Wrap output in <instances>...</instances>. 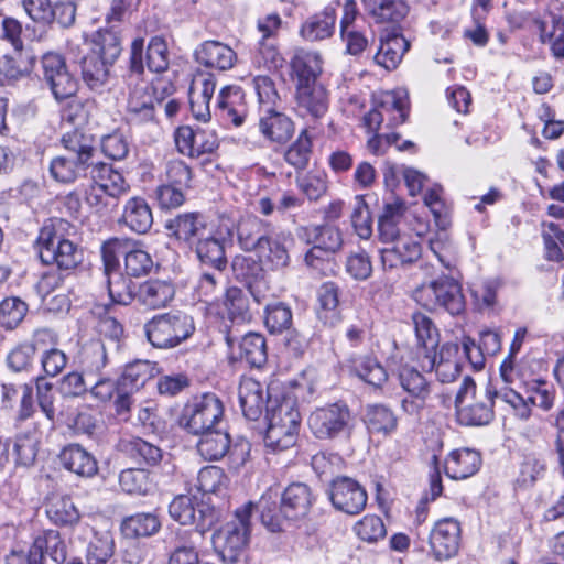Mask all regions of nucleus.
Masks as SVG:
<instances>
[{
	"label": "nucleus",
	"instance_id": "f257e3e1",
	"mask_svg": "<svg viewBox=\"0 0 564 564\" xmlns=\"http://www.w3.org/2000/svg\"><path fill=\"white\" fill-rule=\"evenodd\" d=\"M278 496L269 489L257 505L262 524L271 532L283 531L288 522L305 518L315 500L312 489L304 482L289 485L281 494L280 502Z\"/></svg>",
	"mask_w": 564,
	"mask_h": 564
},
{
	"label": "nucleus",
	"instance_id": "f03ea898",
	"mask_svg": "<svg viewBox=\"0 0 564 564\" xmlns=\"http://www.w3.org/2000/svg\"><path fill=\"white\" fill-rule=\"evenodd\" d=\"M76 227L63 218H51L40 229L36 249L42 263L56 265L65 274H74L83 262L82 248L70 240Z\"/></svg>",
	"mask_w": 564,
	"mask_h": 564
},
{
	"label": "nucleus",
	"instance_id": "7ed1b4c3",
	"mask_svg": "<svg viewBox=\"0 0 564 564\" xmlns=\"http://www.w3.org/2000/svg\"><path fill=\"white\" fill-rule=\"evenodd\" d=\"M85 54L80 57L82 77L95 91L108 83L110 68L121 54V41L112 29H99L84 41Z\"/></svg>",
	"mask_w": 564,
	"mask_h": 564
},
{
	"label": "nucleus",
	"instance_id": "20e7f679",
	"mask_svg": "<svg viewBox=\"0 0 564 564\" xmlns=\"http://www.w3.org/2000/svg\"><path fill=\"white\" fill-rule=\"evenodd\" d=\"M62 144L67 154L51 161V176L61 183H72L89 175L96 154L94 135L76 128L62 137Z\"/></svg>",
	"mask_w": 564,
	"mask_h": 564
},
{
	"label": "nucleus",
	"instance_id": "39448f33",
	"mask_svg": "<svg viewBox=\"0 0 564 564\" xmlns=\"http://www.w3.org/2000/svg\"><path fill=\"white\" fill-rule=\"evenodd\" d=\"M265 420L264 444L268 448L286 451L297 443L302 420L295 398H272L268 391Z\"/></svg>",
	"mask_w": 564,
	"mask_h": 564
},
{
	"label": "nucleus",
	"instance_id": "423d86ee",
	"mask_svg": "<svg viewBox=\"0 0 564 564\" xmlns=\"http://www.w3.org/2000/svg\"><path fill=\"white\" fill-rule=\"evenodd\" d=\"M499 391L491 384L478 388L470 376H466L455 397V414L459 425L485 426L495 417V400Z\"/></svg>",
	"mask_w": 564,
	"mask_h": 564
},
{
	"label": "nucleus",
	"instance_id": "0eeeda50",
	"mask_svg": "<svg viewBox=\"0 0 564 564\" xmlns=\"http://www.w3.org/2000/svg\"><path fill=\"white\" fill-rule=\"evenodd\" d=\"M415 301L431 312L444 311L452 316L464 313L465 296L460 283L453 276L442 274L414 292Z\"/></svg>",
	"mask_w": 564,
	"mask_h": 564
},
{
	"label": "nucleus",
	"instance_id": "6e6552de",
	"mask_svg": "<svg viewBox=\"0 0 564 564\" xmlns=\"http://www.w3.org/2000/svg\"><path fill=\"white\" fill-rule=\"evenodd\" d=\"M254 505L249 501L235 511V520L226 523L213 534V544L220 560L235 564H245L243 551L249 542L250 518Z\"/></svg>",
	"mask_w": 564,
	"mask_h": 564
},
{
	"label": "nucleus",
	"instance_id": "1a4fd4ad",
	"mask_svg": "<svg viewBox=\"0 0 564 564\" xmlns=\"http://www.w3.org/2000/svg\"><path fill=\"white\" fill-rule=\"evenodd\" d=\"M143 330L148 341L158 349H172L187 340L195 332L192 316L182 312H169L153 316Z\"/></svg>",
	"mask_w": 564,
	"mask_h": 564
},
{
	"label": "nucleus",
	"instance_id": "9d476101",
	"mask_svg": "<svg viewBox=\"0 0 564 564\" xmlns=\"http://www.w3.org/2000/svg\"><path fill=\"white\" fill-rule=\"evenodd\" d=\"M312 434L322 441L349 437L355 425L354 415L344 402L316 408L307 419Z\"/></svg>",
	"mask_w": 564,
	"mask_h": 564
},
{
	"label": "nucleus",
	"instance_id": "9b49d317",
	"mask_svg": "<svg viewBox=\"0 0 564 564\" xmlns=\"http://www.w3.org/2000/svg\"><path fill=\"white\" fill-rule=\"evenodd\" d=\"M145 62L150 72L163 73L169 68L170 53L166 41L162 36H153L145 51ZM144 73V39L135 37L130 46L127 82L132 85Z\"/></svg>",
	"mask_w": 564,
	"mask_h": 564
},
{
	"label": "nucleus",
	"instance_id": "f8f14e48",
	"mask_svg": "<svg viewBox=\"0 0 564 564\" xmlns=\"http://www.w3.org/2000/svg\"><path fill=\"white\" fill-rule=\"evenodd\" d=\"M235 223L229 218H220L217 226H210L195 241V252L199 261L223 272L227 267L226 243H232Z\"/></svg>",
	"mask_w": 564,
	"mask_h": 564
},
{
	"label": "nucleus",
	"instance_id": "ddd939ff",
	"mask_svg": "<svg viewBox=\"0 0 564 564\" xmlns=\"http://www.w3.org/2000/svg\"><path fill=\"white\" fill-rule=\"evenodd\" d=\"M224 415L221 400L215 393H204L193 398L183 409L180 425L188 433H199L215 429Z\"/></svg>",
	"mask_w": 564,
	"mask_h": 564
},
{
	"label": "nucleus",
	"instance_id": "4468645a",
	"mask_svg": "<svg viewBox=\"0 0 564 564\" xmlns=\"http://www.w3.org/2000/svg\"><path fill=\"white\" fill-rule=\"evenodd\" d=\"M169 514L181 525L194 524L200 535L209 531L220 518L215 507L189 495L174 497L169 505Z\"/></svg>",
	"mask_w": 564,
	"mask_h": 564
},
{
	"label": "nucleus",
	"instance_id": "2eb2a0df",
	"mask_svg": "<svg viewBox=\"0 0 564 564\" xmlns=\"http://www.w3.org/2000/svg\"><path fill=\"white\" fill-rule=\"evenodd\" d=\"M398 380L404 392L400 400L401 410L408 415L419 416L432 399L433 383L410 365L399 368Z\"/></svg>",
	"mask_w": 564,
	"mask_h": 564
},
{
	"label": "nucleus",
	"instance_id": "dca6fc26",
	"mask_svg": "<svg viewBox=\"0 0 564 564\" xmlns=\"http://www.w3.org/2000/svg\"><path fill=\"white\" fill-rule=\"evenodd\" d=\"M406 116V94L401 90L388 91L364 116V124L368 132H377L384 120L388 127H394L402 124Z\"/></svg>",
	"mask_w": 564,
	"mask_h": 564
},
{
	"label": "nucleus",
	"instance_id": "f3484780",
	"mask_svg": "<svg viewBox=\"0 0 564 564\" xmlns=\"http://www.w3.org/2000/svg\"><path fill=\"white\" fill-rule=\"evenodd\" d=\"M41 64L42 79L56 100L67 99L77 93L78 82L61 54L48 52L42 56Z\"/></svg>",
	"mask_w": 564,
	"mask_h": 564
},
{
	"label": "nucleus",
	"instance_id": "a211bd4d",
	"mask_svg": "<svg viewBox=\"0 0 564 564\" xmlns=\"http://www.w3.org/2000/svg\"><path fill=\"white\" fill-rule=\"evenodd\" d=\"M329 498L337 510L351 516L360 513L368 500L365 488L349 477H338L332 481Z\"/></svg>",
	"mask_w": 564,
	"mask_h": 564
},
{
	"label": "nucleus",
	"instance_id": "6ab92c4d",
	"mask_svg": "<svg viewBox=\"0 0 564 564\" xmlns=\"http://www.w3.org/2000/svg\"><path fill=\"white\" fill-rule=\"evenodd\" d=\"M307 243L313 247L305 254V262L310 267H315V260L323 258L324 254H333L340 250L343 246V236L337 227L330 225L310 226L303 228Z\"/></svg>",
	"mask_w": 564,
	"mask_h": 564
},
{
	"label": "nucleus",
	"instance_id": "aec40b11",
	"mask_svg": "<svg viewBox=\"0 0 564 564\" xmlns=\"http://www.w3.org/2000/svg\"><path fill=\"white\" fill-rule=\"evenodd\" d=\"M460 524L454 518H444L435 522L429 535V544L438 561L455 556L459 549Z\"/></svg>",
	"mask_w": 564,
	"mask_h": 564
},
{
	"label": "nucleus",
	"instance_id": "412c9836",
	"mask_svg": "<svg viewBox=\"0 0 564 564\" xmlns=\"http://www.w3.org/2000/svg\"><path fill=\"white\" fill-rule=\"evenodd\" d=\"M46 555L56 562L65 560L64 545L55 532L35 539L28 553L12 552L7 557V564H44Z\"/></svg>",
	"mask_w": 564,
	"mask_h": 564
},
{
	"label": "nucleus",
	"instance_id": "4be33fe9",
	"mask_svg": "<svg viewBox=\"0 0 564 564\" xmlns=\"http://www.w3.org/2000/svg\"><path fill=\"white\" fill-rule=\"evenodd\" d=\"M296 113L303 119L317 121L328 110V94L323 85L295 86Z\"/></svg>",
	"mask_w": 564,
	"mask_h": 564
},
{
	"label": "nucleus",
	"instance_id": "5701e85b",
	"mask_svg": "<svg viewBox=\"0 0 564 564\" xmlns=\"http://www.w3.org/2000/svg\"><path fill=\"white\" fill-rule=\"evenodd\" d=\"M135 87L130 90L127 105V121L131 128L143 124L156 126L155 104H159L147 85L139 86L134 80Z\"/></svg>",
	"mask_w": 564,
	"mask_h": 564
},
{
	"label": "nucleus",
	"instance_id": "b1692460",
	"mask_svg": "<svg viewBox=\"0 0 564 564\" xmlns=\"http://www.w3.org/2000/svg\"><path fill=\"white\" fill-rule=\"evenodd\" d=\"M421 256L422 247L411 236L397 239L380 250L381 263L384 270L405 268L416 262Z\"/></svg>",
	"mask_w": 564,
	"mask_h": 564
},
{
	"label": "nucleus",
	"instance_id": "393cba45",
	"mask_svg": "<svg viewBox=\"0 0 564 564\" xmlns=\"http://www.w3.org/2000/svg\"><path fill=\"white\" fill-rule=\"evenodd\" d=\"M259 131L271 143L285 144L294 134L295 127L292 119L279 110L271 108L259 111Z\"/></svg>",
	"mask_w": 564,
	"mask_h": 564
},
{
	"label": "nucleus",
	"instance_id": "a878e982",
	"mask_svg": "<svg viewBox=\"0 0 564 564\" xmlns=\"http://www.w3.org/2000/svg\"><path fill=\"white\" fill-rule=\"evenodd\" d=\"M61 465L82 478H93L99 467L96 457L80 444L72 443L63 447L58 455Z\"/></svg>",
	"mask_w": 564,
	"mask_h": 564
},
{
	"label": "nucleus",
	"instance_id": "bb28decb",
	"mask_svg": "<svg viewBox=\"0 0 564 564\" xmlns=\"http://www.w3.org/2000/svg\"><path fill=\"white\" fill-rule=\"evenodd\" d=\"M336 21V10L328 6L323 11L307 17L300 26L299 35L308 43L328 40L335 33Z\"/></svg>",
	"mask_w": 564,
	"mask_h": 564
},
{
	"label": "nucleus",
	"instance_id": "cd10ccee",
	"mask_svg": "<svg viewBox=\"0 0 564 564\" xmlns=\"http://www.w3.org/2000/svg\"><path fill=\"white\" fill-rule=\"evenodd\" d=\"M209 227L204 215L197 212L177 214L165 223V229L171 236L186 243L196 241Z\"/></svg>",
	"mask_w": 564,
	"mask_h": 564
},
{
	"label": "nucleus",
	"instance_id": "c85d7f7f",
	"mask_svg": "<svg viewBox=\"0 0 564 564\" xmlns=\"http://www.w3.org/2000/svg\"><path fill=\"white\" fill-rule=\"evenodd\" d=\"M243 94L237 86H226L220 89L216 105L215 115L225 123H232L239 127L243 123L247 110L242 102Z\"/></svg>",
	"mask_w": 564,
	"mask_h": 564
},
{
	"label": "nucleus",
	"instance_id": "c756f323",
	"mask_svg": "<svg viewBox=\"0 0 564 564\" xmlns=\"http://www.w3.org/2000/svg\"><path fill=\"white\" fill-rule=\"evenodd\" d=\"M270 225L257 216H247L235 224L237 243L246 252H257L265 242Z\"/></svg>",
	"mask_w": 564,
	"mask_h": 564
},
{
	"label": "nucleus",
	"instance_id": "7c9ffc66",
	"mask_svg": "<svg viewBox=\"0 0 564 564\" xmlns=\"http://www.w3.org/2000/svg\"><path fill=\"white\" fill-rule=\"evenodd\" d=\"M216 83L212 74L194 78L189 88V107L192 115L199 121L210 119L209 102L215 93Z\"/></svg>",
	"mask_w": 564,
	"mask_h": 564
},
{
	"label": "nucleus",
	"instance_id": "2f4dec72",
	"mask_svg": "<svg viewBox=\"0 0 564 564\" xmlns=\"http://www.w3.org/2000/svg\"><path fill=\"white\" fill-rule=\"evenodd\" d=\"M457 351V345L445 344L438 352L434 351L424 356L427 365L423 364V368H429L430 371L434 370L442 383L453 382L460 372L459 362L453 358Z\"/></svg>",
	"mask_w": 564,
	"mask_h": 564
},
{
	"label": "nucleus",
	"instance_id": "473e14b6",
	"mask_svg": "<svg viewBox=\"0 0 564 564\" xmlns=\"http://www.w3.org/2000/svg\"><path fill=\"white\" fill-rule=\"evenodd\" d=\"M195 58L208 68L227 70L234 67L237 54L230 46L221 42L205 41L196 48Z\"/></svg>",
	"mask_w": 564,
	"mask_h": 564
},
{
	"label": "nucleus",
	"instance_id": "72a5a7b5",
	"mask_svg": "<svg viewBox=\"0 0 564 564\" xmlns=\"http://www.w3.org/2000/svg\"><path fill=\"white\" fill-rule=\"evenodd\" d=\"M410 48V42L398 31H387L381 35V43L375 55L378 65L394 69Z\"/></svg>",
	"mask_w": 564,
	"mask_h": 564
},
{
	"label": "nucleus",
	"instance_id": "f704fd0d",
	"mask_svg": "<svg viewBox=\"0 0 564 564\" xmlns=\"http://www.w3.org/2000/svg\"><path fill=\"white\" fill-rule=\"evenodd\" d=\"M291 68L295 86L319 85L317 78L323 70V59L317 52L299 50L291 59Z\"/></svg>",
	"mask_w": 564,
	"mask_h": 564
},
{
	"label": "nucleus",
	"instance_id": "c9c22d12",
	"mask_svg": "<svg viewBox=\"0 0 564 564\" xmlns=\"http://www.w3.org/2000/svg\"><path fill=\"white\" fill-rule=\"evenodd\" d=\"M286 243L288 237L285 235H269L265 242L257 251L263 267L270 271H282L288 268L291 259Z\"/></svg>",
	"mask_w": 564,
	"mask_h": 564
},
{
	"label": "nucleus",
	"instance_id": "e433bc0d",
	"mask_svg": "<svg viewBox=\"0 0 564 564\" xmlns=\"http://www.w3.org/2000/svg\"><path fill=\"white\" fill-rule=\"evenodd\" d=\"M89 176L93 182L106 191L108 196L113 200L126 195L130 189L123 176L115 171L108 163L93 161Z\"/></svg>",
	"mask_w": 564,
	"mask_h": 564
},
{
	"label": "nucleus",
	"instance_id": "4c0bfd02",
	"mask_svg": "<svg viewBox=\"0 0 564 564\" xmlns=\"http://www.w3.org/2000/svg\"><path fill=\"white\" fill-rule=\"evenodd\" d=\"M174 295L173 284L163 280H148L137 289V301L150 310L165 307Z\"/></svg>",
	"mask_w": 564,
	"mask_h": 564
},
{
	"label": "nucleus",
	"instance_id": "58836bf2",
	"mask_svg": "<svg viewBox=\"0 0 564 564\" xmlns=\"http://www.w3.org/2000/svg\"><path fill=\"white\" fill-rule=\"evenodd\" d=\"M238 397L245 417L257 421L267 405L263 386L252 378H243L238 388Z\"/></svg>",
	"mask_w": 564,
	"mask_h": 564
},
{
	"label": "nucleus",
	"instance_id": "ea45409f",
	"mask_svg": "<svg viewBox=\"0 0 564 564\" xmlns=\"http://www.w3.org/2000/svg\"><path fill=\"white\" fill-rule=\"evenodd\" d=\"M481 465L480 454L470 448L453 451L445 460V473L452 479H466L475 475Z\"/></svg>",
	"mask_w": 564,
	"mask_h": 564
},
{
	"label": "nucleus",
	"instance_id": "a19ab883",
	"mask_svg": "<svg viewBox=\"0 0 564 564\" xmlns=\"http://www.w3.org/2000/svg\"><path fill=\"white\" fill-rule=\"evenodd\" d=\"M121 220L130 230L142 235L151 229L153 215L147 200L135 196L127 200Z\"/></svg>",
	"mask_w": 564,
	"mask_h": 564
},
{
	"label": "nucleus",
	"instance_id": "79ce46f5",
	"mask_svg": "<svg viewBox=\"0 0 564 564\" xmlns=\"http://www.w3.org/2000/svg\"><path fill=\"white\" fill-rule=\"evenodd\" d=\"M198 435L197 451L205 460H219L230 449L231 438L224 430L215 427Z\"/></svg>",
	"mask_w": 564,
	"mask_h": 564
},
{
	"label": "nucleus",
	"instance_id": "37998d69",
	"mask_svg": "<svg viewBox=\"0 0 564 564\" xmlns=\"http://www.w3.org/2000/svg\"><path fill=\"white\" fill-rule=\"evenodd\" d=\"M161 527V520L154 512H138L126 517L121 522V531L129 539L152 536Z\"/></svg>",
	"mask_w": 564,
	"mask_h": 564
},
{
	"label": "nucleus",
	"instance_id": "c03bdc74",
	"mask_svg": "<svg viewBox=\"0 0 564 564\" xmlns=\"http://www.w3.org/2000/svg\"><path fill=\"white\" fill-rule=\"evenodd\" d=\"M34 56L15 51V55H3L0 57V85L11 84L29 75L34 65Z\"/></svg>",
	"mask_w": 564,
	"mask_h": 564
},
{
	"label": "nucleus",
	"instance_id": "a18cd8bd",
	"mask_svg": "<svg viewBox=\"0 0 564 564\" xmlns=\"http://www.w3.org/2000/svg\"><path fill=\"white\" fill-rule=\"evenodd\" d=\"M159 373L156 362L149 360H135L124 367L120 376L121 389H130L133 391L144 387V384Z\"/></svg>",
	"mask_w": 564,
	"mask_h": 564
},
{
	"label": "nucleus",
	"instance_id": "49530a36",
	"mask_svg": "<svg viewBox=\"0 0 564 564\" xmlns=\"http://www.w3.org/2000/svg\"><path fill=\"white\" fill-rule=\"evenodd\" d=\"M352 372L370 386L380 388L388 380V372L373 356L365 355L351 358Z\"/></svg>",
	"mask_w": 564,
	"mask_h": 564
},
{
	"label": "nucleus",
	"instance_id": "de8ad7c7",
	"mask_svg": "<svg viewBox=\"0 0 564 564\" xmlns=\"http://www.w3.org/2000/svg\"><path fill=\"white\" fill-rule=\"evenodd\" d=\"M121 490L131 496H147L154 488L150 470L145 468H126L118 477Z\"/></svg>",
	"mask_w": 564,
	"mask_h": 564
},
{
	"label": "nucleus",
	"instance_id": "09e8293b",
	"mask_svg": "<svg viewBox=\"0 0 564 564\" xmlns=\"http://www.w3.org/2000/svg\"><path fill=\"white\" fill-rule=\"evenodd\" d=\"M78 359L84 373H98L108 362L106 344L101 339L86 343L79 351Z\"/></svg>",
	"mask_w": 564,
	"mask_h": 564
},
{
	"label": "nucleus",
	"instance_id": "8fccbe9b",
	"mask_svg": "<svg viewBox=\"0 0 564 564\" xmlns=\"http://www.w3.org/2000/svg\"><path fill=\"white\" fill-rule=\"evenodd\" d=\"M238 348V358L246 361L249 366L259 368L265 364L268 358L267 344L261 334H246L239 341Z\"/></svg>",
	"mask_w": 564,
	"mask_h": 564
},
{
	"label": "nucleus",
	"instance_id": "3c124183",
	"mask_svg": "<svg viewBox=\"0 0 564 564\" xmlns=\"http://www.w3.org/2000/svg\"><path fill=\"white\" fill-rule=\"evenodd\" d=\"M417 345L424 350V356L436 351L440 334L433 321L421 312L412 314Z\"/></svg>",
	"mask_w": 564,
	"mask_h": 564
},
{
	"label": "nucleus",
	"instance_id": "603ef678",
	"mask_svg": "<svg viewBox=\"0 0 564 564\" xmlns=\"http://www.w3.org/2000/svg\"><path fill=\"white\" fill-rule=\"evenodd\" d=\"M115 554V541L110 532H95L86 549L87 564H108Z\"/></svg>",
	"mask_w": 564,
	"mask_h": 564
},
{
	"label": "nucleus",
	"instance_id": "864d4df0",
	"mask_svg": "<svg viewBox=\"0 0 564 564\" xmlns=\"http://www.w3.org/2000/svg\"><path fill=\"white\" fill-rule=\"evenodd\" d=\"M366 11L376 23H400L409 13L406 2H365Z\"/></svg>",
	"mask_w": 564,
	"mask_h": 564
},
{
	"label": "nucleus",
	"instance_id": "5fc2aeb1",
	"mask_svg": "<svg viewBox=\"0 0 564 564\" xmlns=\"http://www.w3.org/2000/svg\"><path fill=\"white\" fill-rule=\"evenodd\" d=\"M365 423L371 433L389 434L397 427V417L391 409L382 404L368 405Z\"/></svg>",
	"mask_w": 564,
	"mask_h": 564
},
{
	"label": "nucleus",
	"instance_id": "6e6d98bb",
	"mask_svg": "<svg viewBox=\"0 0 564 564\" xmlns=\"http://www.w3.org/2000/svg\"><path fill=\"white\" fill-rule=\"evenodd\" d=\"M108 294L113 303L129 305L137 300L135 284L119 271L106 275Z\"/></svg>",
	"mask_w": 564,
	"mask_h": 564
},
{
	"label": "nucleus",
	"instance_id": "4d7b16f0",
	"mask_svg": "<svg viewBox=\"0 0 564 564\" xmlns=\"http://www.w3.org/2000/svg\"><path fill=\"white\" fill-rule=\"evenodd\" d=\"M234 275L246 285L263 279L264 267L260 259L251 256L237 254L231 262Z\"/></svg>",
	"mask_w": 564,
	"mask_h": 564
},
{
	"label": "nucleus",
	"instance_id": "13d9d810",
	"mask_svg": "<svg viewBox=\"0 0 564 564\" xmlns=\"http://www.w3.org/2000/svg\"><path fill=\"white\" fill-rule=\"evenodd\" d=\"M251 85L257 95L259 111L280 107L281 97L270 76L257 75L252 77Z\"/></svg>",
	"mask_w": 564,
	"mask_h": 564
},
{
	"label": "nucleus",
	"instance_id": "bf43d9fd",
	"mask_svg": "<svg viewBox=\"0 0 564 564\" xmlns=\"http://www.w3.org/2000/svg\"><path fill=\"white\" fill-rule=\"evenodd\" d=\"M312 155V140L304 129L284 153V160L297 171L307 167Z\"/></svg>",
	"mask_w": 564,
	"mask_h": 564
},
{
	"label": "nucleus",
	"instance_id": "052dcab7",
	"mask_svg": "<svg viewBox=\"0 0 564 564\" xmlns=\"http://www.w3.org/2000/svg\"><path fill=\"white\" fill-rule=\"evenodd\" d=\"M153 264L152 257L132 241V247H128L124 256L127 275L133 278L148 275L152 271Z\"/></svg>",
	"mask_w": 564,
	"mask_h": 564
},
{
	"label": "nucleus",
	"instance_id": "680f3d73",
	"mask_svg": "<svg viewBox=\"0 0 564 564\" xmlns=\"http://www.w3.org/2000/svg\"><path fill=\"white\" fill-rule=\"evenodd\" d=\"M264 324L271 334H280L288 330L292 325L291 308L282 302L267 304Z\"/></svg>",
	"mask_w": 564,
	"mask_h": 564
},
{
	"label": "nucleus",
	"instance_id": "e2e57ef3",
	"mask_svg": "<svg viewBox=\"0 0 564 564\" xmlns=\"http://www.w3.org/2000/svg\"><path fill=\"white\" fill-rule=\"evenodd\" d=\"M229 478L223 468L218 466L203 467L197 475L196 487L204 494H220L227 489Z\"/></svg>",
	"mask_w": 564,
	"mask_h": 564
},
{
	"label": "nucleus",
	"instance_id": "0e129e2a",
	"mask_svg": "<svg viewBox=\"0 0 564 564\" xmlns=\"http://www.w3.org/2000/svg\"><path fill=\"white\" fill-rule=\"evenodd\" d=\"M128 247H132V240L111 238L101 246V259L105 275L119 271V257L126 256Z\"/></svg>",
	"mask_w": 564,
	"mask_h": 564
},
{
	"label": "nucleus",
	"instance_id": "69168bd1",
	"mask_svg": "<svg viewBox=\"0 0 564 564\" xmlns=\"http://www.w3.org/2000/svg\"><path fill=\"white\" fill-rule=\"evenodd\" d=\"M47 517L57 525H74L79 522L80 513L69 497H62L46 509Z\"/></svg>",
	"mask_w": 564,
	"mask_h": 564
},
{
	"label": "nucleus",
	"instance_id": "338daca9",
	"mask_svg": "<svg viewBox=\"0 0 564 564\" xmlns=\"http://www.w3.org/2000/svg\"><path fill=\"white\" fill-rule=\"evenodd\" d=\"M28 304L19 297H6L0 302V325L14 329L25 317Z\"/></svg>",
	"mask_w": 564,
	"mask_h": 564
},
{
	"label": "nucleus",
	"instance_id": "774afa93",
	"mask_svg": "<svg viewBox=\"0 0 564 564\" xmlns=\"http://www.w3.org/2000/svg\"><path fill=\"white\" fill-rule=\"evenodd\" d=\"M126 452L134 459L153 466L161 462L162 449L140 437H134L124 444Z\"/></svg>",
	"mask_w": 564,
	"mask_h": 564
}]
</instances>
